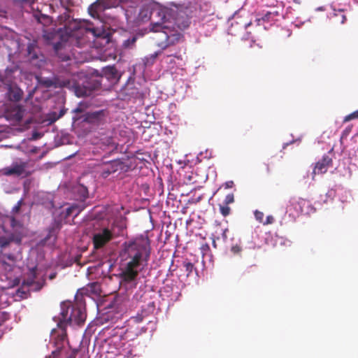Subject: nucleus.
<instances>
[{"label": "nucleus", "instance_id": "a19ab883", "mask_svg": "<svg viewBox=\"0 0 358 358\" xmlns=\"http://www.w3.org/2000/svg\"><path fill=\"white\" fill-rule=\"evenodd\" d=\"M3 80H4L3 76L1 73H0V83H3Z\"/></svg>", "mask_w": 358, "mask_h": 358}, {"label": "nucleus", "instance_id": "3c124183", "mask_svg": "<svg viewBox=\"0 0 358 358\" xmlns=\"http://www.w3.org/2000/svg\"><path fill=\"white\" fill-rule=\"evenodd\" d=\"M87 10L90 13V6L87 8Z\"/></svg>", "mask_w": 358, "mask_h": 358}, {"label": "nucleus", "instance_id": "4be33fe9", "mask_svg": "<svg viewBox=\"0 0 358 358\" xmlns=\"http://www.w3.org/2000/svg\"><path fill=\"white\" fill-rule=\"evenodd\" d=\"M35 48L36 45L33 43H29L27 45V55L31 59H35L38 58L36 53L34 52Z\"/></svg>", "mask_w": 358, "mask_h": 358}, {"label": "nucleus", "instance_id": "a211bd4d", "mask_svg": "<svg viewBox=\"0 0 358 358\" xmlns=\"http://www.w3.org/2000/svg\"><path fill=\"white\" fill-rule=\"evenodd\" d=\"M91 128L94 125H99L106 120V111L100 110L98 111L91 112Z\"/></svg>", "mask_w": 358, "mask_h": 358}, {"label": "nucleus", "instance_id": "2f4dec72", "mask_svg": "<svg viewBox=\"0 0 358 358\" xmlns=\"http://www.w3.org/2000/svg\"><path fill=\"white\" fill-rule=\"evenodd\" d=\"M23 203V199H20L17 201L16 205L13 208L12 213H18L20 210L21 206Z\"/></svg>", "mask_w": 358, "mask_h": 358}, {"label": "nucleus", "instance_id": "2eb2a0df", "mask_svg": "<svg viewBox=\"0 0 358 358\" xmlns=\"http://www.w3.org/2000/svg\"><path fill=\"white\" fill-rule=\"evenodd\" d=\"M87 175L83 173L78 179V185L74 187V191L79 195L81 200L85 199L88 196V181L86 180Z\"/></svg>", "mask_w": 358, "mask_h": 358}, {"label": "nucleus", "instance_id": "4c0bfd02", "mask_svg": "<svg viewBox=\"0 0 358 358\" xmlns=\"http://www.w3.org/2000/svg\"><path fill=\"white\" fill-rule=\"evenodd\" d=\"M10 224H11V226L13 227L17 225V221L15 220V217H12L10 219Z\"/></svg>", "mask_w": 358, "mask_h": 358}, {"label": "nucleus", "instance_id": "a878e982", "mask_svg": "<svg viewBox=\"0 0 358 358\" xmlns=\"http://www.w3.org/2000/svg\"><path fill=\"white\" fill-rule=\"evenodd\" d=\"M355 119H358V110L346 115L343 119V122H347Z\"/></svg>", "mask_w": 358, "mask_h": 358}, {"label": "nucleus", "instance_id": "f704fd0d", "mask_svg": "<svg viewBox=\"0 0 358 358\" xmlns=\"http://www.w3.org/2000/svg\"><path fill=\"white\" fill-rule=\"evenodd\" d=\"M123 301V297L117 296L114 299L113 306H119Z\"/></svg>", "mask_w": 358, "mask_h": 358}, {"label": "nucleus", "instance_id": "5701e85b", "mask_svg": "<svg viewBox=\"0 0 358 358\" xmlns=\"http://www.w3.org/2000/svg\"><path fill=\"white\" fill-rule=\"evenodd\" d=\"M182 265L183 267L185 268L187 275L189 276L192 273L193 269L194 268V264L189 262H184L182 263Z\"/></svg>", "mask_w": 358, "mask_h": 358}, {"label": "nucleus", "instance_id": "f03ea898", "mask_svg": "<svg viewBox=\"0 0 358 358\" xmlns=\"http://www.w3.org/2000/svg\"><path fill=\"white\" fill-rule=\"evenodd\" d=\"M85 296H90V289L87 287L79 289L75 296L76 303L64 301L61 303V312L59 316L54 317L57 322V328L51 331V338L56 341V344L59 345L66 337V328L67 325L76 324H83L86 318Z\"/></svg>", "mask_w": 358, "mask_h": 358}, {"label": "nucleus", "instance_id": "9d476101", "mask_svg": "<svg viewBox=\"0 0 358 358\" xmlns=\"http://www.w3.org/2000/svg\"><path fill=\"white\" fill-rule=\"evenodd\" d=\"M161 31L164 34L165 41L159 43L158 45L162 49L175 45L182 38V34L180 32L171 30L169 26V29L161 30Z\"/></svg>", "mask_w": 358, "mask_h": 358}, {"label": "nucleus", "instance_id": "1a4fd4ad", "mask_svg": "<svg viewBox=\"0 0 358 358\" xmlns=\"http://www.w3.org/2000/svg\"><path fill=\"white\" fill-rule=\"evenodd\" d=\"M28 162L19 161L13 162L10 166L3 169V174L6 176H15L27 177L31 174L27 171Z\"/></svg>", "mask_w": 358, "mask_h": 358}, {"label": "nucleus", "instance_id": "72a5a7b5", "mask_svg": "<svg viewBox=\"0 0 358 358\" xmlns=\"http://www.w3.org/2000/svg\"><path fill=\"white\" fill-rule=\"evenodd\" d=\"M274 222V217L272 215H268L266 220L263 222L264 225L273 224Z\"/></svg>", "mask_w": 358, "mask_h": 358}, {"label": "nucleus", "instance_id": "bb28decb", "mask_svg": "<svg viewBox=\"0 0 358 358\" xmlns=\"http://www.w3.org/2000/svg\"><path fill=\"white\" fill-rule=\"evenodd\" d=\"M78 213V208L75 206H71L66 208V217H69L74 214V216H76Z\"/></svg>", "mask_w": 358, "mask_h": 358}, {"label": "nucleus", "instance_id": "423d86ee", "mask_svg": "<svg viewBox=\"0 0 358 358\" xmlns=\"http://www.w3.org/2000/svg\"><path fill=\"white\" fill-rule=\"evenodd\" d=\"M121 76L113 66L103 67L99 71L91 68V95L93 92L110 90Z\"/></svg>", "mask_w": 358, "mask_h": 358}, {"label": "nucleus", "instance_id": "b1692460", "mask_svg": "<svg viewBox=\"0 0 358 358\" xmlns=\"http://www.w3.org/2000/svg\"><path fill=\"white\" fill-rule=\"evenodd\" d=\"M220 212L224 216L227 217L230 214L231 208L228 206V205L223 204L220 205Z\"/></svg>", "mask_w": 358, "mask_h": 358}, {"label": "nucleus", "instance_id": "0eeeda50", "mask_svg": "<svg viewBox=\"0 0 358 358\" xmlns=\"http://www.w3.org/2000/svg\"><path fill=\"white\" fill-rule=\"evenodd\" d=\"M115 235L113 229L103 224L99 228H94L92 236L93 253L103 252L106 246L114 238Z\"/></svg>", "mask_w": 358, "mask_h": 358}, {"label": "nucleus", "instance_id": "37998d69", "mask_svg": "<svg viewBox=\"0 0 358 358\" xmlns=\"http://www.w3.org/2000/svg\"><path fill=\"white\" fill-rule=\"evenodd\" d=\"M169 56H174V57H176L177 59H182V58H181V56H180V55H179V56H176V55H170Z\"/></svg>", "mask_w": 358, "mask_h": 358}, {"label": "nucleus", "instance_id": "f8f14e48", "mask_svg": "<svg viewBox=\"0 0 358 358\" xmlns=\"http://www.w3.org/2000/svg\"><path fill=\"white\" fill-rule=\"evenodd\" d=\"M24 113L22 106L19 105L11 106L5 112V117L7 120L19 122L22 120Z\"/></svg>", "mask_w": 358, "mask_h": 358}, {"label": "nucleus", "instance_id": "58836bf2", "mask_svg": "<svg viewBox=\"0 0 358 358\" xmlns=\"http://www.w3.org/2000/svg\"><path fill=\"white\" fill-rule=\"evenodd\" d=\"M49 115H50L49 120L51 121V119L56 118V116H57L58 115L57 114L56 112H53V113H50Z\"/></svg>", "mask_w": 358, "mask_h": 358}, {"label": "nucleus", "instance_id": "c9c22d12", "mask_svg": "<svg viewBox=\"0 0 358 358\" xmlns=\"http://www.w3.org/2000/svg\"><path fill=\"white\" fill-rule=\"evenodd\" d=\"M65 113H66V110L65 109L60 110L59 113L57 114L58 115L56 116V118L51 119V122H54L56 120H57L58 119H59L60 117H62L65 114Z\"/></svg>", "mask_w": 358, "mask_h": 358}, {"label": "nucleus", "instance_id": "8fccbe9b", "mask_svg": "<svg viewBox=\"0 0 358 358\" xmlns=\"http://www.w3.org/2000/svg\"><path fill=\"white\" fill-rule=\"evenodd\" d=\"M50 278L51 279L54 278H55V275H51Z\"/></svg>", "mask_w": 358, "mask_h": 358}, {"label": "nucleus", "instance_id": "49530a36", "mask_svg": "<svg viewBox=\"0 0 358 358\" xmlns=\"http://www.w3.org/2000/svg\"><path fill=\"white\" fill-rule=\"evenodd\" d=\"M110 141H111V139H110V138L107 139V141H107V143H108V145L110 143Z\"/></svg>", "mask_w": 358, "mask_h": 358}, {"label": "nucleus", "instance_id": "f3484780", "mask_svg": "<svg viewBox=\"0 0 358 358\" xmlns=\"http://www.w3.org/2000/svg\"><path fill=\"white\" fill-rule=\"evenodd\" d=\"M107 208L104 206H97L91 210V221H103L107 217Z\"/></svg>", "mask_w": 358, "mask_h": 358}, {"label": "nucleus", "instance_id": "dca6fc26", "mask_svg": "<svg viewBox=\"0 0 358 358\" xmlns=\"http://www.w3.org/2000/svg\"><path fill=\"white\" fill-rule=\"evenodd\" d=\"M121 166V163L118 160H112L103 164L101 167V174L103 178H107L110 173H115Z\"/></svg>", "mask_w": 358, "mask_h": 358}, {"label": "nucleus", "instance_id": "c03bdc74", "mask_svg": "<svg viewBox=\"0 0 358 358\" xmlns=\"http://www.w3.org/2000/svg\"><path fill=\"white\" fill-rule=\"evenodd\" d=\"M88 118H89V115H88V114L87 113V114H86V116H85V119H84V120H85V121H88Z\"/></svg>", "mask_w": 358, "mask_h": 358}, {"label": "nucleus", "instance_id": "c756f323", "mask_svg": "<svg viewBox=\"0 0 358 358\" xmlns=\"http://www.w3.org/2000/svg\"><path fill=\"white\" fill-rule=\"evenodd\" d=\"M87 108V106L85 103H80L79 105L73 110L75 113H83Z\"/></svg>", "mask_w": 358, "mask_h": 358}, {"label": "nucleus", "instance_id": "412c9836", "mask_svg": "<svg viewBox=\"0 0 358 358\" xmlns=\"http://www.w3.org/2000/svg\"><path fill=\"white\" fill-rule=\"evenodd\" d=\"M22 94V91L17 87H10L8 92L9 99L13 101H19Z\"/></svg>", "mask_w": 358, "mask_h": 358}, {"label": "nucleus", "instance_id": "7c9ffc66", "mask_svg": "<svg viewBox=\"0 0 358 358\" xmlns=\"http://www.w3.org/2000/svg\"><path fill=\"white\" fill-rule=\"evenodd\" d=\"M231 251L234 255H240L242 251V248L241 245L236 244L231 246Z\"/></svg>", "mask_w": 358, "mask_h": 358}, {"label": "nucleus", "instance_id": "7ed1b4c3", "mask_svg": "<svg viewBox=\"0 0 358 358\" xmlns=\"http://www.w3.org/2000/svg\"><path fill=\"white\" fill-rule=\"evenodd\" d=\"M130 260L126 264L120 273L121 279L125 282L136 280L138 275V267L141 261L146 263L150 255V240L147 236H140L130 242L126 248Z\"/></svg>", "mask_w": 358, "mask_h": 358}, {"label": "nucleus", "instance_id": "4468645a", "mask_svg": "<svg viewBox=\"0 0 358 358\" xmlns=\"http://www.w3.org/2000/svg\"><path fill=\"white\" fill-rule=\"evenodd\" d=\"M332 166V159L328 155H324L316 164L313 171V178L317 174H322L327 171Z\"/></svg>", "mask_w": 358, "mask_h": 358}, {"label": "nucleus", "instance_id": "aec40b11", "mask_svg": "<svg viewBox=\"0 0 358 358\" xmlns=\"http://www.w3.org/2000/svg\"><path fill=\"white\" fill-rule=\"evenodd\" d=\"M139 37L138 34L131 35L122 42V47L125 50H132L136 47V43Z\"/></svg>", "mask_w": 358, "mask_h": 358}, {"label": "nucleus", "instance_id": "ea45409f", "mask_svg": "<svg viewBox=\"0 0 358 358\" xmlns=\"http://www.w3.org/2000/svg\"><path fill=\"white\" fill-rule=\"evenodd\" d=\"M96 285V283L91 282V285H90L91 292H92L94 291V289L95 288Z\"/></svg>", "mask_w": 358, "mask_h": 358}, {"label": "nucleus", "instance_id": "9b49d317", "mask_svg": "<svg viewBox=\"0 0 358 358\" xmlns=\"http://www.w3.org/2000/svg\"><path fill=\"white\" fill-rule=\"evenodd\" d=\"M306 203V201L303 199H292L287 206V213L289 216L295 220L303 212V206Z\"/></svg>", "mask_w": 358, "mask_h": 358}, {"label": "nucleus", "instance_id": "473e14b6", "mask_svg": "<svg viewBox=\"0 0 358 358\" xmlns=\"http://www.w3.org/2000/svg\"><path fill=\"white\" fill-rule=\"evenodd\" d=\"M234 202V196L233 194H229L226 196L224 204L229 205Z\"/></svg>", "mask_w": 358, "mask_h": 358}, {"label": "nucleus", "instance_id": "f257e3e1", "mask_svg": "<svg viewBox=\"0 0 358 358\" xmlns=\"http://www.w3.org/2000/svg\"><path fill=\"white\" fill-rule=\"evenodd\" d=\"M90 31L87 22L73 20L65 24L64 29H46L43 31V38L47 43L52 44L57 56L62 61H68L70 56L62 52L71 45L83 48L87 43L85 34Z\"/></svg>", "mask_w": 358, "mask_h": 358}, {"label": "nucleus", "instance_id": "79ce46f5", "mask_svg": "<svg viewBox=\"0 0 358 358\" xmlns=\"http://www.w3.org/2000/svg\"><path fill=\"white\" fill-rule=\"evenodd\" d=\"M158 56V52H155V54L152 55V58L155 59Z\"/></svg>", "mask_w": 358, "mask_h": 358}, {"label": "nucleus", "instance_id": "6e6552de", "mask_svg": "<svg viewBox=\"0 0 358 358\" xmlns=\"http://www.w3.org/2000/svg\"><path fill=\"white\" fill-rule=\"evenodd\" d=\"M118 98L123 101L143 99V94L137 88L134 83H127L118 92Z\"/></svg>", "mask_w": 358, "mask_h": 358}, {"label": "nucleus", "instance_id": "de8ad7c7", "mask_svg": "<svg viewBox=\"0 0 358 358\" xmlns=\"http://www.w3.org/2000/svg\"><path fill=\"white\" fill-rule=\"evenodd\" d=\"M229 183L233 184V182L231 181V182H229ZM227 187H231V185H230V184H229V182H227Z\"/></svg>", "mask_w": 358, "mask_h": 358}, {"label": "nucleus", "instance_id": "20e7f679", "mask_svg": "<svg viewBox=\"0 0 358 358\" xmlns=\"http://www.w3.org/2000/svg\"><path fill=\"white\" fill-rule=\"evenodd\" d=\"M112 6L111 0H96L91 4V17L94 20L91 21V34L95 38L92 45L95 48L103 47L110 41V33L108 25L101 18L102 13Z\"/></svg>", "mask_w": 358, "mask_h": 358}, {"label": "nucleus", "instance_id": "a18cd8bd", "mask_svg": "<svg viewBox=\"0 0 358 358\" xmlns=\"http://www.w3.org/2000/svg\"><path fill=\"white\" fill-rule=\"evenodd\" d=\"M86 274H87V275H90V267H87Z\"/></svg>", "mask_w": 358, "mask_h": 358}, {"label": "nucleus", "instance_id": "39448f33", "mask_svg": "<svg viewBox=\"0 0 358 358\" xmlns=\"http://www.w3.org/2000/svg\"><path fill=\"white\" fill-rule=\"evenodd\" d=\"M150 30L159 32L161 30L169 29V23L173 22L177 27L183 30L189 27L187 18L178 17L176 11L172 8L162 6L159 4L154 5L150 11Z\"/></svg>", "mask_w": 358, "mask_h": 358}, {"label": "nucleus", "instance_id": "6ab92c4d", "mask_svg": "<svg viewBox=\"0 0 358 358\" xmlns=\"http://www.w3.org/2000/svg\"><path fill=\"white\" fill-rule=\"evenodd\" d=\"M332 18L335 23L343 24L347 20V15L345 14V10H334Z\"/></svg>", "mask_w": 358, "mask_h": 358}, {"label": "nucleus", "instance_id": "393cba45", "mask_svg": "<svg viewBox=\"0 0 358 358\" xmlns=\"http://www.w3.org/2000/svg\"><path fill=\"white\" fill-rule=\"evenodd\" d=\"M12 239L6 238L4 236H0V248H4L9 245V244L11 243Z\"/></svg>", "mask_w": 358, "mask_h": 358}, {"label": "nucleus", "instance_id": "e433bc0d", "mask_svg": "<svg viewBox=\"0 0 358 358\" xmlns=\"http://www.w3.org/2000/svg\"><path fill=\"white\" fill-rule=\"evenodd\" d=\"M81 258H82V256H81V255L77 256V257H76V262L78 264H79V265H83V264H86V263L87 262V261H85H85L83 262V263H81V262H80Z\"/></svg>", "mask_w": 358, "mask_h": 358}, {"label": "nucleus", "instance_id": "ddd939ff", "mask_svg": "<svg viewBox=\"0 0 358 358\" xmlns=\"http://www.w3.org/2000/svg\"><path fill=\"white\" fill-rule=\"evenodd\" d=\"M36 278V267H34L29 269V273H27V277L24 279L22 286L24 287L27 286L30 288L31 290L38 291L40 290L42 287V284L36 282L35 279Z\"/></svg>", "mask_w": 358, "mask_h": 358}, {"label": "nucleus", "instance_id": "cd10ccee", "mask_svg": "<svg viewBox=\"0 0 358 358\" xmlns=\"http://www.w3.org/2000/svg\"><path fill=\"white\" fill-rule=\"evenodd\" d=\"M255 219L260 223H263L264 214L263 212L256 210L254 213Z\"/></svg>", "mask_w": 358, "mask_h": 358}, {"label": "nucleus", "instance_id": "c85d7f7f", "mask_svg": "<svg viewBox=\"0 0 358 358\" xmlns=\"http://www.w3.org/2000/svg\"><path fill=\"white\" fill-rule=\"evenodd\" d=\"M203 258L210 252V247L208 243L202 244L200 248Z\"/></svg>", "mask_w": 358, "mask_h": 358}, {"label": "nucleus", "instance_id": "09e8293b", "mask_svg": "<svg viewBox=\"0 0 358 358\" xmlns=\"http://www.w3.org/2000/svg\"><path fill=\"white\" fill-rule=\"evenodd\" d=\"M58 352H59L58 351H54V352H52V354H53V355H56V354H57Z\"/></svg>", "mask_w": 358, "mask_h": 358}]
</instances>
